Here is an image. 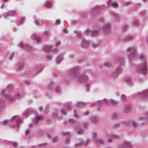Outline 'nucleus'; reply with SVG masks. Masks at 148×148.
<instances>
[{"mask_svg": "<svg viewBox=\"0 0 148 148\" xmlns=\"http://www.w3.org/2000/svg\"><path fill=\"white\" fill-rule=\"evenodd\" d=\"M52 141L54 143H55L58 142V138L56 137L54 138L53 140Z\"/></svg>", "mask_w": 148, "mask_h": 148, "instance_id": "obj_58", "label": "nucleus"}, {"mask_svg": "<svg viewBox=\"0 0 148 148\" xmlns=\"http://www.w3.org/2000/svg\"><path fill=\"white\" fill-rule=\"evenodd\" d=\"M141 14L142 16L145 17L147 16L146 11L145 10L141 12Z\"/></svg>", "mask_w": 148, "mask_h": 148, "instance_id": "obj_37", "label": "nucleus"}, {"mask_svg": "<svg viewBox=\"0 0 148 148\" xmlns=\"http://www.w3.org/2000/svg\"><path fill=\"white\" fill-rule=\"evenodd\" d=\"M55 89L56 92L58 93H60L61 92V90L58 86L55 87Z\"/></svg>", "mask_w": 148, "mask_h": 148, "instance_id": "obj_38", "label": "nucleus"}, {"mask_svg": "<svg viewBox=\"0 0 148 148\" xmlns=\"http://www.w3.org/2000/svg\"><path fill=\"white\" fill-rule=\"evenodd\" d=\"M14 12L10 11L8 12L7 14L10 16H12L14 14Z\"/></svg>", "mask_w": 148, "mask_h": 148, "instance_id": "obj_43", "label": "nucleus"}, {"mask_svg": "<svg viewBox=\"0 0 148 148\" xmlns=\"http://www.w3.org/2000/svg\"><path fill=\"white\" fill-rule=\"evenodd\" d=\"M62 134L64 136H67L68 137L69 136H71L70 133L69 132H62Z\"/></svg>", "mask_w": 148, "mask_h": 148, "instance_id": "obj_41", "label": "nucleus"}, {"mask_svg": "<svg viewBox=\"0 0 148 148\" xmlns=\"http://www.w3.org/2000/svg\"><path fill=\"white\" fill-rule=\"evenodd\" d=\"M71 136H69L65 140V143H66L68 144V142L70 140Z\"/></svg>", "mask_w": 148, "mask_h": 148, "instance_id": "obj_47", "label": "nucleus"}, {"mask_svg": "<svg viewBox=\"0 0 148 148\" xmlns=\"http://www.w3.org/2000/svg\"><path fill=\"white\" fill-rule=\"evenodd\" d=\"M130 110V106L129 105L125 106L124 109V111L125 112L127 113L129 112Z\"/></svg>", "mask_w": 148, "mask_h": 148, "instance_id": "obj_25", "label": "nucleus"}, {"mask_svg": "<svg viewBox=\"0 0 148 148\" xmlns=\"http://www.w3.org/2000/svg\"><path fill=\"white\" fill-rule=\"evenodd\" d=\"M32 38L34 40H36L37 42H39L40 41V38L37 36V34H34L32 35Z\"/></svg>", "mask_w": 148, "mask_h": 148, "instance_id": "obj_15", "label": "nucleus"}, {"mask_svg": "<svg viewBox=\"0 0 148 148\" xmlns=\"http://www.w3.org/2000/svg\"><path fill=\"white\" fill-rule=\"evenodd\" d=\"M21 120L19 118H18L17 119V120L16 123V125L17 126H18V125L21 122Z\"/></svg>", "mask_w": 148, "mask_h": 148, "instance_id": "obj_49", "label": "nucleus"}, {"mask_svg": "<svg viewBox=\"0 0 148 148\" xmlns=\"http://www.w3.org/2000/svg\"><path fill=\"white\" fill-rule=\"evenodd\" d=\"M18 45L21 48H25L27 49L28 50H30L31 48V47H29V46L26 45H23V42H20L19 44H18Z\"/></svg>", "mask_w": 148, "mask_h": 148, "instance_id": "obj_13", "label": "nucleus"}, {"mask_svg": "<svg viewBox=\"0 0 148 148\" xmlns=\"http://www.w3.org/2000/svg\"><path fill=\"white\" fill-rule=\"evenodd\" d=\"M117 117V115L115 113H113L112 116V118L113 119H116V118Z\"/></svg>", "mask_w": 148, "mask_h": 148, "instance_id": "obj_51", "label": "nucleus"}, {"mask_svg": "<svg viewBox=\"0 0 148 148\" xmlns=\"http://www.w3.org/2000/svg\"><path fill=\"white\" fill-rule=\"evenodd\" d=\"M102 101L101 100H100L99 101L97 102V103L100 107H102Z\"/></svg>", "mask_w": 148, "mask_h": 148, "instance_id": "obj_50", "label": "nucleus"}, {"mask_svg": "<svg viewBox=\"0 0 148 148\" xmlns=\"http://www.w3.org/2000/svg\"><path fill=\"white\" fill-rule=\"evenodd\" d=\"M88 140H87V141L85 142H82V141L81 140H80L79 143H75V147H78L82 145H86L88 144Z\"/></svg>", "mask_w": 148, "mask_h": 148, "instance_id": "obj_12", "label": "nucleus"}, {"mask_svg": "<svg viewBox=\"0 0 148 148\" xmlns=\"http://www.w3.org/2000/svg\"><path fill=\"white\" fill-rule=\"evenodd\" d=\"M94 141L98 145L103 144L104 143V141L101 139H96Z\"/></svg>", "mask_w": 148, "mask_h": 148, "instance_id": "obj_16", "label": "nucleus"}, {"mask_svg": "<svg viewBox=\"0 0 148 148\" xmlns=\"http://www.w3.org/2000/svg\"><path fill=\"white\" fill-rule=\"evenodd\" d=\"M110 27V25L109 24H107L104 25L103 28L104 33L106 34L108 33L109 32Z\"/></svg>", "mask_w": 148, "mask_h": 148, "instance_id": "obj_11", "label": "nucleus"}, {"mask_svg": "<svg viewBox=\"0 0 148 148\" xmlns=\"http://www.w3.org/2000/svg\"><path fill=\"white\" fill-rule=\"evenodd\" d=\"M127 51L129 52V58L131 60L134 58L136 56L135 49L134 47L129 48Z\"/></svg>", "mask_w": 148, "mask_h": 148, "instance_id": "obj_6", "label": "nucleus"}, {"mask_svg": "<svg viewBox=\"0 0 148 148\" xmlns=\"http://www.w3.org/2000/svg\"><path fill=\"white\" fill-rule=\"evenodd\" d=\"M79 69L77 67L72 69L69 73V74L71 77L77 78L76 81L78 83H84L88 80L87 77L85 73L79 74Z\"/></svg>", "mask_w": 148, "mask_h": 148, "instance_id": "obj_1", "label": "nucleus"}, {"mask_svg": "<svg viewBox=\"0 0 148 148\" xmlns=\"http://www.w3.org/2000/svg\"><path fill=\"white\" fill-rule=\"evenodd\" d=\"M64 107L66 110H69L71 109V107L68 104H65Z\"/></svg>", "mask_w": 148, "mask_h": 148, "instance_id": "obj_33", "label": "nucleus"}, {"mask_svg": "<svg viewBox=\"0 0 148 148\" xmlns=\"http://www.w3.org/2000/svg\"><path fill=\"white\" fill-rule=\"evenodd\" d=\"M53 116L55 118H57L58 117V111L57 110H55L54 113L53 114Z\"/></svg>", "mask_w": 148, "mask_h": 148, "instance_id": "obj_27", "label": "nucleus"}, {"mask_svg": "<svg viewBox=\"0 0 148 148\" xmlns=\"http://www.w3.org/2000/svg\"><path fill=\"white\" fill-rule=\"evenodd\" d=\"M121 99L122 101H125L127 100V98L124 94L122 95L121 96Z\"/></svg>", "mask_w": 148, "mask_h": 148, "instance_id": "obj_39", "label": "nucleus"}, {"mask_svg": "<svg viewBox=\"0 0 148 148\" xmlns=\"http://www.w3.org/2000/svg\"><path fill=\"white\" fill-rule=\"evenodd\" d=\"M128 26L127 25H125L124 27L122 28V30L123 31H126V29L127 28Z\"/></svg>", "mask_w": 148, "mask_h": 148, "instance_id": "obj_57", "label": "nucleus"}, {"mask_svg": "<svg viewBox=\"0 0 148 148\" xmlns=\"http://www.w3.org/2000/svg\"><path fill=\"white\" fill-rule=\"evenodd\" d=\"M133 24L134 25L136 26H138L139 25V23L137 21H135L133 22Z\"/></svg>", "mask_w": 148, "mask_h": 148, "instance_id": "obj_52", "label": "nucleus"}, {"mask_svg": "<svg viewBox=\"0 0 148 148\" xmlns=\"http://www.w3.org/2000/svg\"><path fill=\"white\" fill-rule=\"evenodd\" d=\"M14 55V53H12L10 56L9 58L11 59L12 57H13Z\"/></svg>", "mask_w": 148, "mask_h": 148, "instance_id": "obj_60", "label": "nucleus"}, {"mask_svg": "<svg viewBox=\"0 0 148 148\" xmlns=\"http://www.w3.org/2000/svg\"><path fill=\"white\" fill-rule=\"evenodd\" d=\"M116 61L118 62L119 65L120 64L119 66L116 68V72L117 73H120L122 71V64L123 62V58L121 57H119L116 59Z\"/></svg>", "mask_w": 148, "mask_h": 148, "instance_id": "obj_5", "label": "nucleus"}, {"mask_svg": "<svg viewBox=\"0 0 148 148\" xmlns=\"http://www.w3.org/2000/svg\"><path fill=\"white\" fill-rule=\"evenodd\" d=\"M46 145V143H40L38 145L39 146H45Z\"/></svg>", "mask_w": 148, "mask_h": 148, "instance_id": "obj_59", "label": "nucleus"}, {"mask_svg": "<svg viewBox=\"0 0 148 148\" xmlns=\"http://www.w3.org/2000/svg\"><path fill=\"white\" fill-rule=\"evenodd\" d=\"M91 14L92 15L93 18H95L99 12L100 8L98 7H95L94 8H92L91 9Z\"/></svg>", "mask_w": 148, "mask_h": 148, "instance_id": "obj_7", "label": "nucleus"}, {"mask_svg": "<svg viewBox=\"0 0 148 148\" xmlns=\"http://www.w3.org/2000/svg\"><path fill=\"white\" fill-rule=\"evenodd\" d=\"M91 119L92 123H97L98 120L97 118L96 117H92Z\"/></svg>", "mask_w": 148, "mask_h": 148, "instance_id": "obj_26", "label": "nucleus"}, {"mask_svg": "<svg viewBox=\"0 0 148 148\" xmlns=\"http://www.w3.org/2000/svg\"><path fill=\"white\" fill-rule=\"evenodd\" d=\"M97 134L96 132H93V134L92 135V136L93 138V140H95L96 138V137H97Z\"/></svg>", "mask_w": 148, "mask_h": 148, "instance_id": "obj_44", "label": "nucleus"}, {"mask_svg": "<svg viewBox=\"0 0 148 148\" xmlns=\"http://www.w3.org/2000/svg\"><path fill=\"white\" fill-rule=\"evenodd\" d=\"M133 38V36H126L123 39V41L126 42L130 40H132Z\"/></svg>", "mask_w": 148, "mask_h": 148, "instance_id": "obj_23", "label": "nucleus"}, {"mask_svg": "<svg viewBox=\"0 0 148 148\" xmlns=\"http://www.w3.org/2000/svg\"><path fill=\"white\" fill-rule=\"evenodd\" d=\"M74 115L76 117H78V114H77V113L76 111L75 110H74Z\"/></svg>", "mask_w": 148, "mask_h": 148, "instance_id": "obj_62", "label": "nucleus"}, {"mask_svg": "<svg viewBox=\"0 0 148 148\" xmlns=\"http://www.w3.org/2000/svg\"><path fill=\"white\" fill-rule=\"evenodd\" d=\"M139 97L142 100H145L148 98V89L145 90L139 95Z\"/></svg>", "mask_w": 148, "mask_h": 148, "instance_id": "obj_9", "label": "nucleus"}, {"mask_svg": "<svg viewBox=\"0 0 148 148\" xmlns=\"http://www.w3.org/2000/svg\"><path fill=\"white\" fill-rule=\"evenodd\" d=\"M83 131L82 130H77V133L78 134H81L83 133Z\"/></svg>", "mask_w": 148, "mask_h": 148, "instance_id": "obj_54", "label": "nucleus"}, {"mask_svg": "<svg viewBox=\"0 0 148 148\" xmlns=\"http://www.w3.org/2000/svg\"><path fill=\"white\" fill-rule=\"evenodd\" d=\"M53 83L52 82H51L49 85L48 87V88L49 89L51 90L53 88Z\"/></svg>", "mask_w": 148, "mask_h": 148, "instance_id": "obj_48", "label": "nucleus"}, {"mask_svg": "<svg viewBox=\"0 0 148 148\" xmlns=\"http://www.w3.org/2000/svg\"><path fill=\"white\" fill-rule=\"evenodd\" d=\"M132 146V144L129 143L124 142L121 143L119 146V148H130Z\"/></svg>", "mask_w": 148, "mask_h": 148, "instance_id": "obj_10", "label": "nucleus"}, {"mask_svg": "<svg viewBox=\"0 0 148 148\" xmlns=\"http://www.w3.org/2000/svg\"><path fill=\"white\" fill-rule=\"evenodd\" d=\"M126 83L129 86H131L132 85V83L131 81V79L130 77H127L125 79Z\"/></svg>", "mask_w": 148, "mask_h": 148, "instance_id": "obj_19", "label": "nucleus"}, {"mask_svg": "<svg viewBox=\"0 0 148 148\" xmlns=\"http://www.w3.org/2000/svg\"><path fill=\"white\" fill-rule=\"evenodd\" d=\"M23 66L24 64L23 63H21L17 66L16 69L18 70H20L23 67Z\"/></svg>", "mask_w": 148, "mask_h": 148, "instance_id": "obj_28", "label": "nucleus"}, {"mask_svg": "<svg viewBox=\"0 0 148 148\" xmlns=\"http://www.w3.org/2000/svg\"><path fill=\"white\" fill-rule=\"evenodd\" d=\"M110 138H108V141L109 142H111L112 141V138H117L119 137L118 136H116V135L111 134L110 136Z\"/></svg>", "mask_w": 148, "mask_h": 148, "instance_id": "obj_18", "label": "nucleus"}, {"mask_svg": "<svg viewBox=\"0 0 148 148\" xmlns=\"http://www.w3.org/2000/svg\"><path fill=\"white\" fill-rule=\"evenodd\" d=\"M33 121L34 123H36L38 121L37 119L36 118L34 119Z\"/></svg>", "mask_w": 148, "mask_h": 148, "instance_id": "obj_63", "label": "nucleus"}, {"mask_svg": "<svg viewBox=\"0 0 148 148\" xmlns=\"http://www.w3.org/2000/svg\"><path fill=\"white\" fill-rule=\"evenodd\" d=\"M11 145L14 147H16L18 146V143L16 141H13L11 143Z\"/></svg>", "mask_w": 148, "mask_h": 148, "instance_id": "obj_30", "label": "nucleus"}, {"mask_svg": "<svg viewBox=\"0 0 148 148\" xmlns=\"http://www.w3.org/2000/svg\"><path fill=\"white\" fill-rule=\"evenodd\" d=\"M50 32L48 31H45L44 33V34L45 36H49L50 34Z\"/></svg>", "mask_w": 148, "mask_h": 148, "instance_id": "obj_40", "label": "nucleus"}, {"mask_svg": "<svg viewBox=\"0 0 148 148\" xmlns=\"http://www.w3.org/2000/svg\"><path fill=\"white\" fill-rule=\"evenodd\" d=\"M137 70L139 72H141L144 74H146L147 71V62L145 61L142 65L138 66Z\"/></svg>", "mask_w": 148, "mask_h": 148, "instance_id": "obj_3", "label": "nucleus"}, {"mask_svg": "<svg viewBox=\"0 0 148 148\" xmlns=\"http://www.w3.org/2000/svg\"><path fill=\"white\" fill-rule=\"evenodd\" d=\"M89 43L88 42H84L82 44V46L83 47H86L88 46L89 45Z\"/></svg>", "mask_w": 148, "mask_h": 148, "instance_id": "obj_45", "label": "nucleus"}, {"mask_svg": "<svg viewBox=\"0 0 148 148\" xmlns=\"http://www.w3.org/2000/svg\"><path fill=\"white\" fill-rule=\"evenodd\" d=\"M140 120L144 121H148V113H147L145 115L143 118H140Z\"/></svg>", "mask_w": 148, "mask_h": 148, "instance_id": "obj_22", "label": "nucleus"}, {"mask_svg": "<svg viewBox=\"0 0 148 148\" xmlns=\"http://www.w3.org/2000/svg\"><path fill=\"white\" fill-rule=\"evenodd\" d=\"M139 58L142 60H144L145 56L142 53H140L138 54Z\"/></svg>", "mask_w": 148, "mask_h": 148, "instance_id": "obj_35", "label": "nucleus"}, {"mask_svg": "<svg viewBox=\"0 0 148 148\" xmlns=\"http://www.w3.org/2000/svg\"><path fill=\"white\" fill-rule=\"evenodd\" d=\"M110 102L111 103L112 106H115L118 103V101L112 99H110Z\"/></svg>", "mask_w": 148, "mask_h": 148, "instance_id": "obj_20", "label": "nucleus"}, {"mask_svg": "<svg viewBox=\"0 0 148 148\" xmlns=\"http://www.w3.org/2000/svg\"><path fill=\"white\" fill-rule=\"evenodd\" d=\"M46 5L49 8H50L51 6V3L49 2H47L46 3Z\"/></svg>", "mask_w": 148, "mask_h": 148, "instance_id": "obj_53", "label": "nucleus"}, {"mask_svg": "<svg viewBox=\"0 0 148 148\" xmlns=\"http://www.w3.org/2000/svg\"><path fill=\"white\" fill-rule=\"evenodd\" d=\"M69 81L66 78H65L63 79V82L64 84H68L69 83Z\"/></svg>", "mask_w": 148, "mask_h": 148, "instance_id": "obj_46", "label": "nucleus"}, {"mask_svg": "<svg viewBox=\"0 0 148 148\" xmlns=\"http://www.w3.org/2000/svg\"><path fill=\"white\" fill-rule=\"evenodd\" d=\"M86 35L87 36H92V37L96 36L99 33L98 31L96 30H90L87 29L85 31Z\"/></svg>", "mask_w": 148, "mask_h": 148, "instance_id": "obj_4", "label": "nucleus"}, {"mask_svg": "<svg viewBox=\"0 0 148 148\" xmlns=\"http://www.w3.org/2000/svg\"><path fill=\"white\" fill-rule=\"evenodd\" d=\"M110 5L114 7H117L118 5V4L116 2L112 1L110 0H109L108 2L107 5L108 6Z\"/></svg>", "mask_w": 148, "mask_h": 148, "instance_id": "obj_14", "label": "nucleus"}, {"mask_svg": "<svg viewBox=\"0 0 148 148\" xmlns=\"http://www.w3.org/2000/svg\"><path fill=\"white\" fill-rule=\"evenodd\" d=\"M104 65L107 67H108L110 65V64L108 63H105L104 64Z\"/></svg>", "mask_w": 148, "mask_h": 148, "instance_id": "obj_64", "label": "nucleus"}, {"mask_svg": "<svg viewBox=\"0 0 148 148\" xmlns=\"http://www.w3.org/2000/svg\"><path fill=\"white\" fill-rule=\"evenodd\" d=\"M131 1H127L123 3V4L124 6H127L131 5Z\"/></svg>", "mask_w": 148, "mask_h": 148, "instance_id": "obj_32", "label": "nucleus"}, {"mask_svg": "<svg viewBox=\"0 0 148 148\" xmlns=\"http://www.w3.org/2000/svg\"><path fill=\"white\" fill-rule=\"evenodd\" d=\"M62 60V56H59L57 58V62L58 64H60V63L61 61Z\"/></svg>", "mask_w": 148, "mask_h": 148, "instance_id": "obj_29", "label": "nucleus"}, {"mask_svg": "<svg viewBox=\"0 0 148 148\" xmlns=\"http://www.w3.org/2000/svg\"><path fill=\"white\" fill-rule=\"evenodd\" d=\"M131 125L134 128H136L138 126V124L136 121H133Z\"/></svg>", "mask_w": 148, "mask_h": 148, "instance_id": "obj_31", "label": "nucleus"}, {"mask_svg": "<svg viewBox=\"0 0 148 148\" xmlns=\"http://www.w3.org/2000/svg\"><path fill=\"white\" fill-rule=\"evenodd\" d=\"M85 104L86 103L83 102H79L77 103V106L79 108L85 106Z\"/></svg>", "mask_w": 148, "mask_h": 148, "instance_id": "obj_21", "label": "nucleus"}, {"mask_svg": "<svg viewBox=\"0 0 148 148\" xmlns=\"http://www.w3.org/2000/svg\"><path fill=\"white\" fill-rule=\"evenodd\" d=\"M43 50L47 52H50L51 51H52L51 47L49 46H45L43 48Z\"/></svg>", "mask_w": 148, "mask_h": 148, "instance_id": "obj_17", "label": "nucleus"}, {"mask_svg": "<svg viewBox=\"0 0 148 148\" xmlns=\"http://www.w3.org/2000/svg\"><path fill=\"white\" fill-rule=\"evenodd\" d=\"M112 14L113 15V17L114 18L116 21H118L119 19V16H117L116 14H115V13Z\"/></svg>", "mask_w": 148, "mask_h": 148, "instance_id": "obj_42", "label": "nucleus"}, {"mask_svg": "<svg viewBox=\"0 0 148 148\" xmlns=\"http://www.w3.org/2000/svg\"><path fill=\"white\" fill-rule=\"evenodd\" d=\"M120 124L119 123H114L112 125V127L114 129H117L119 127H120Z\"/></svg>", "mask_w": 148, "mask_h": 148, "instance_id": "obj_24", "label": "nucleus"}, {"mask_svg": "<svg viewBox=\"0 0 148 148\" xmlns=\"http://www.w3.org/2000/svg\"><path fill=\"white\" fill-rule=\"evenodd\" d=\"M61 112L64 115H66V114L67 112L64 110H61Z\"/></svg>", "mask_w": 148, "mask_h": 148, "instance_id": "obj_55", "label": "nucleus"}, {"mask_svg": "<svg viewBox=\"0 0 148 148\" xmlns=\"http://www.w3.org/2000/svg\"><path fill=\"white\" fill-rule=\"evenodd\" d=\"M41 69V67L40 66H35L33 69V70L32 71V73L29 71H28V73H27V74L30 76H32L34 75L36 73L39 71Z\"/></svg>", "mask_w": 148, "mask_h": 148, "instance_id": "obj_8", "label": "nucleus"}, {"mask_svg": "<svg viewBox=\"0 0 148 148\" xmlns=\"http://www.w3.org/2000/svg\"><path fill=\"white\" fill-rule=\"evenodd\" d=\"M13 90L14 87L12 85H9L8 86L7 88L5 90H2V94L7 99H9L10 101H12L14 99V98L12 97H11L8 94H9L10 92H11L10 91L11 90Z\"/></svg>", "mask_w": 148, "mask_h": 148, "instance_id": "obj_2", "label": "nucleus"}, {"mask_svg": "<svg viewBox=\"0 0 148 148\" xmlns=\"http://www.w3.org/2000/svg\"><path fill=\"white\" fill-rule=\"evenodd\" d=\"M30 132L29 130H27L25 132V134L27 136H29V134Z\"/></svg>", "mask_w": 148, "mask_h": 148, "instance_id": "obj_61", "label": "nucleus"}, {"mask_svg": "<svg viewBox=\"0 0 148 148\" xmlns=\"http://www.w3.org/2000/svg\"><path fill=\"white\" fill-rule=\"evenodd\" d=\"M103 103H105L106 104H108L110 102V100H108L106 98H104L103 101Z\"/></svg>", "mask_w": 148, "mask_h": 148, "instance_id": "obj_36", "label": "nucleus"}, {"mask_svg": "<svg viewBox=\"0 0 148 148\" xmlns=\"http://www.w3.org/2000/svg\"><path fill=\"white\" fill-rule=\"evenodd\" d=\"M32 112V111L31 110H28L26 111L25 115L26 116V117H28L29 116V115H30Z\"/></svg>", "mask_w": 148, "mask_h": 148, "instance_id": "obj_34", "label": "nucleus"}, {"mask_svg": "<svg viewBox=\"0 0 148 148\" xmlns=\"http://www.w3.org/2000/svg\"><path fill=\"white\" fill-rule=\"evenodd\" d=\"M88 124H89V123L88 122H86L85 123H84V127L85 128H86L87 127Z\"/></svg>", "mask_w": 148, "mask_h": 148, "instance_id": "obj_56", "label": "nucleus"}]
</instances>
